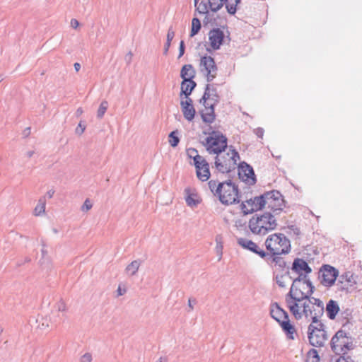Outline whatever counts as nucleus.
Returning a JSON list of instances; mask_svg holds the SVG:
<instances>
[{
    "mask_svg": "<svg viewBox=\"0 0 362 362\" xmlns=\"http://www.w3.org/2000/svg\"><path fill=\"white\" fill-rule=\"evenodd\" d=\"M209 188L213 195L218 199L224 205L240 203V192L238 187L231 180L223 182L211 180L208 182Z\"/></svg>",
    "mask_w": 362,
    "mask_h": 362,
    "instance_id": "nucleus-1",
    "label": "nucleus"
},
{
    "mask_svg": "<svg viewBox=\"0 0 362 362\" xmlns=\"http://www.w3.org/2000/svg\"><path fill=\"white\" fill-rule=\"evenodd\" d=\"M221 97L214 84L207 83L204 88L202 97L199 99L205 110H200L199 114L204 123L211 124L216 119L215 107L220 102Z\"/></svg>",
    "mask_w": 362,
    "mask_h": 362,
    "instance_id": "nucleus-2",
    "label": "nucleus"
},
{
    "mask_svg": "<svg viewBox=\"0 0 362 362\" xmlns=\"http://www.w3.org/2000/svg\"><path fill=\"white\" fill-rule=\"evenodd\" d=\"M300 294V298L296 296V294H294L295 297H293V293L288 292L285 296L286 306L296 320H300L303 317L308 319L312 313L310 296L304 293Z\"/></svg>",
    "mask_w": 362,
    "mask_h": 362,
    "instance_id": "nucleus-3",
    "label": "nucleus"
},
{
    "mask_svg": "<svg viewBox=\"0 0 362 362\" xmlns=\"http://www.w3.org/2000/svg\"><path fill=\"white\" fill-rule=\"evenodd\" d=\"M274 216V214L270 212L254 215L249 221L250 231L255 235H264L274 230L277 226Z\"/></svg>",
    "mask_w": 362,
    "mask_h": 362,
    "instance_id": "nucleus-4",
    "label": "nucleus"
},
{
    "mask_svg": "<svg viewBox=\"0 0 362 362\" xmlns=\"http://www.w3.org/2000/svg\"><path fill=\"white\" fill-rule=\"evenodd\" d=\"M349 323H342L341 328L332 337L330 341L332 351L336 354L354 349V338L348 332Z\"/></svg>",
    "mask_w": 362,
    "mask_h": 362,
    "instance_id": "nucleus-5",
    "label": "nucleus"
},
{
    "mask_svg": "<svg viewBox=\"0 0 362 362\" xmlns=\"http://www.w3.org/2000/svg\"><path fill=\"white\" fill-rule=\"evenodd\" d=\"M267 252L274 255H288L291 250L290 240L281 233L269 235L265 240Z\"/></svg>",
    "mask_w": 362,
    "mask_h": 362,
    "instance_id": "nucleus-6",
    "label": "nucleus"
},
{
    "mask_svg": "<svg viewBox=\"0 0 362 362\" xmlns=\"http://www.w3.org/2000/svg\"><path fill=\"white\" fill-rule=\"evenodd\" d=\"M270 315L279 323L286 337L293 340L294 334L296 333L295 326L291 322L288 313L281 308L278 303L271 304Z\"/></svg>",
    "mask_w": 362,
    "mask_h": 362,
    "instance_id": "nucleus-7",
    "label": "nucleus"
},
{
    "mask_svg": "<svg viewBox=\"0 0 362 362\" xmlns=\"http://www.w3.org/2000/svg\"><path fill=\"white\" fill-rule=\"evenodd\" d=\"M259 207H264L267 204L268 208L275 215L279 214L284 207L286 206V201L284 199V196L279 191L275 189L265 192L259 195Z\"/></svg>",
    "mask_w": 362,
    "mask_h": 362,
    "instance_id": "nucleus-8",
    "label": "nucleus"
},
{
    "mask_svg": "<svg viewBox=\"0 0 362 362\" xmlns=\"http://www.w3.org/2000/svg\"><path fill=\"white\" fill-rule=\"evenodd\" d=\"M239 159L238 152L235 149H230V152L223 155H216L214 165L218 173H229L235 169L237 161Z\"/></svg>",
    "mask_w": 362,
    "mask_h": 362,
    "instance_id": "nucleus-9",
    "label": "nucleus"
},
{
    "mask_svg": "<svg viewBox=\"0 0 362 362\" xmlns=\"http://www.w3.org/2000/svg\"><path fill=\"white\" fill-rule=\"evenodd\" d=\"M308 338L311 346H323L327 340V334L324 323L319 325H309L308 327Z\"/></svg>",
    "mask_w": 362,
    "mask_h": 362,
    "instance_id": "nucleus-10",
    "label": "nucleus"
},
{
    "mask_svg": "<svg viewBox=\"0 0 362 362\" xmlns=\"http://www.w3.org/2000/svg\"><path fill=\"white\" fill-rule=\"evenodd\" d=\"M213 133L215 134L214 136H210L206 138V150L211 154L218 155L225 151L227 148V138L219 132L217 134L215 132Z\"/></svg>",
    "mask_w": 362,
    "mask_h": 362,
    "instance_id": "nucleus-11",
    "label": "nucleus"
},
{
    "mask_svg": "<svg viewBox=\"0 0 362 362\" xmlns=\"http://www.w3.org/2000/svg\"><path fill=\"white\" fill-rule=\"evenodd\" d=\"M200 71L206 75L207 82H211L216 76L218 67L214 59L208 55H204L200 59Z\"/></svg>",
    "mask_w": 362,
    "mask_h": 362,
    "instance_id": "nucleus-12",
    "label": "nucleus"
},
{
    "mask_svg": "<svg viewBox=\"0 0 362 362\" xmlns=\"http://www.w3.org/2000/svg\"><path fill=\"white\" fill-rule=\"evenodd\" d=\"M318 274L320 283L325 286L330 287L335 283L339 272L331 265L324 264L320 268Z\"/></svg>",
    "mask_w": 362,
    "mask_h": 362,
    "instance_id": "nucleus-13",
    "label": "nucleus"
},
{
    "mask_svg": "<svg viewBox=\"0 0 362 362\" xmlns=\"http://www.w3.org/2000/svg\"><path fill=\"white\" fill-rule=\"evenodd\" d=\"M238 177L249 185H254L257 182L252 167L245 161L240 163L238 165Z\"/></svg>",
    "mask_w": 362,
    "mask_h": 362,
    "instance_id": "nucleus-14",
    "label": "nucleus"
},
{
    "mask_svg": "<svg viewBox=\"0 0 362 362\" xmlns=\"http://www.w3.org/2000/svg\"><path fill=\"white\" fill-rule=\"evenodd\" d=\"M356 284V277L351 272H346L339 276L337 281L338 289L349 292L350 288Z\"/></svg>",
    "mask_w": 362,
    "mask_h": 362,
    "instance_id": "nucleus-15",
    "label": "nucleus"
},
{
    "mask_svg": "<svg viewBox=\"0 0 362 362\" xmlns=\"http://www.w3.org/2000/svg\"><path fill=\"white\" fill-rule=\"evenodd\" d=\"M225 34L220 28H213L209 33L210 45L213 50H217L223 44Z\"/></svg>",
    "mask_w": 362,
    "mask_h": 362,
    "instance_id": "nucleus-16",
    "label": "nucleus"
},
{
    "mask_svg": "<svg viewBox=\"0 0 362 362\" xmlns=\"http://www.w3.org/2000/svg\"><path fill=\"white\" fill-rule=\"evenodd\" d=\"M180 106L184 117L189 122L192 121L196 114L192 99L188 98L185 100H181Z\"/></svg>",
    "mask_w": 362,
    "mask_h": 362,
    "instance_id": "nucleus-17",
    "label": "nucleus"
},
{
    "mask_svg": "<svg viewBox=\"0 0 362 362\" xmlns=\"http://www.w3.org/2000/svg\"><path fill=\"white\" fill-rule=\"evenodd\" d=\"M291 270L296 273L305 272L310 274L312 272V269L308 263L305 259L298 257L294 259Z\"/></svg>",
    "mask_w": 362,
    "mask_h": 362,
    "instance_id": "nucleus-18",
    "label": "nucleus"
},
{
    "mask_svg": "<svg viewBox=\"0 0 362 362\" xmlns=\"http://www.w3.org/2000/svg\"><path fill=\"white\" fill-rule=\"evenodd\" d=\"M325 311L329 320H334L340 311L338 303L334 300L330 299L326 305Z\"/></svg>",
    "mask_w": 362,
    "mask_h": 362,
    "instance_id": "nucleus-19",
    "label": "nucleus"
},
{
    "mask_svg": "<svg viewBox=\"0 0 362 362\" xmlns=\"http://www.w3.org/2000/svg\"><path fill=\"white\" fill-rule=\"evenodd\" d=\"M268 255L267 258H264L267 262H270L272 264H274V266L278 267L281 270H284L287 264L285 259L281 257L282 255H274L267 253Z\"/></svg>",
    "mask_w": 362,
    "mask_h": 362,
    "instance_id": "nucleus-20",
    "label": "nucleus"
},
{
    "mask_svg": "<svg viewBox=\"0 0 362 362\" xmlns=\"http://www.w3.org/2000/svg\"><path fill=\"white\" fill-rule=\"evenodd\" d=\"M204 164L199 168V170H196V174L197 178L202 182L206 181L211 176L209 164L207 161H203Z\"/></svg>",
    "mask_w": 362,
    "mask_h": 362,
    "instance_id": "nucleus-21",
    "label": "nucleus"
},
{
    "mask_svg": "<svg viewBox=\"0 0 362 362\" xmlns=\"http://www.w3.org/2000/svg\"><path fill=\"white\" fill-rule=\"evenodd\" d=\"M298 276L293 279L292 285L290 288L288 292H291L293 293L294 291H300V284H303V282L308 279V275L309 274H306L305 272L297 273Z\"/></svg>",
    "mask_w": 362,
    "mask_h": 362,
    "instance_id": "nucleus-22",
    "label": "nucleus"
},
{
    "mask_svg": "<svg viewBox=\"0 0 362 362\" xmlns=\"http://www.w3.org/2000/svg\"><path fill=\"white\" fill-rule=\"evenodd\" d=\"M185 201L189 206H196L199 204V200L197 199V194L196 193H192L190 188L187 187L185 189Z\"/></svg>",
    "mask_w": 362,
    "mask_h": 362,
    "instance_id": "nucleus-23",
    "label": "nucleus"
},
{
    "mask_svg": "<svg viewBox=\"0 0 362 362\" xmlns=\"http://www.w3.org/2000/svg\"><path fill=\"white\" fill-rule=\"evenodd\" d=\"M195 70L192 64L184 65L180 71V77L182 78V81H187L191 76L195 77Z\"/></svg>",
    "mask_w": 362,
    "mask_h": 362,
    "instance_id": "nucleus-24",
    "label": "nucleus"
},
{
    "mask_svg": "<svg viewBox=\"0 0 362 362\" xmlns=\"http://www.w3.org/2000/svg\"><path fill=\"white\" fill-rule=\"evenodd\" d=\"M310 305L311 306L312 310H318L319 312L325 313L324 303L320 298H316L310 296Z\"/></svg>",
    "mask_w": 362,
    "mask_h": 362,
    "instance_id": "nucleus-25",
    "label": "nucleus"
},
{
    "mask_svg": "<svg viewBox=\"0 0 362 362\" xmlns=\"http://www.w3.org/2000/svg\"><path fill=\"white\" fill-rule=\"evenodd\" d=\"M45 205H46V198L45 197H41L39 200L37 206L34 209V214L35 216H40L43 214L45 211Z\"/></svg>",
    "mask_w": 362,
    "mask_h": 362,
    "instance_id": "nucleus-26",
    "label": "nucleus"
},
{
    "mask_svg": "<svg viewBox=\"0 0 362 362\" xmlns=\"http://www.w3.org/2000/svg\"><path fill=\"white\" fill-rule=\"evenodd\" d=\"M226 3V0H208L209 8L213 12H216L220 10Z\"/></svg>",
    "mask_w": 362,
    "mask_h": 362,
    "instance_id": "nucleus-27",
    "label": "nucleus"
},
{
    "mask_svg": "<svg viewBox=\"0 0 362 362\" xmlns=\"http://www.w3.org/2000/svg\"><path fill=\"white\" fill-rule=\"evenodd\" d=\"M324 313L322 311L320 313L318 310H312V313L309 315L308 318V320H311V323L310 325H319L320 323H322L320 319L323 315Z\"/></svg>",
    "mask_w": 362,
    "mask_h": 362,
    "instance_id": "nucleus-28",
    "label": "nucleus"
},
{
    "mask_svg": "<svg viewBox=\"0 0 362 362\" xmlns=\"http://www.w3.org/2000/svg\"><path fill=\"white\" fill-rule=\"evenodd\" d=\"M240 0H226V8L230 15H234L237 11V6Z\"/></svg>",
    "mask_w": 362,
    "mask_h": 362,
    "instance_id": "nucleus-29",
    "label": "nucleus"
},
{
    "mask_svg": "<svg viewBox=\"0 0 362 362\" xmlns=\"http://www.w3.org/2000/svg\"><path fill=\"white\" fill-rule=\"evenodd\" d=\"M259 196H256L254 198H250L245 201L249 206H250L251 209H254L255 211H257L262 210L264 207H259Z\"/></svg>",
    "mask_w": 362,
    "mask_h": 362,
    "instance_id": "nucleus-30",
    "label": "nucleus"
},
{
    "mask_svg": "<svg viewBox=\"0 0 362 362\" xmlns=\"http://www.w3.org/2000/svg\"><path fill=\"white\" fill-rule=\"evenodd\" d=\"M254 254L258 255L262 259H264V258H267L268 254L267 251L264 250L262 248L259 247V245L257 243H254L252 246V248L249 250Z\"/></svg>",
    "mask_w": 362,
    "mask_h": 362,
    "instance_id": "nucleus-31",
    "label": "nucleus"
},
{
    "mask_svg": "<svg viewBox=\"0 0 362 362\" xmlns=\"http://www.w3.org/2000/svg\"><path fill=\"white\" fill-rule=\"evenodd\" d=\"M202 28L201 22L199 18H194L192 21V28L190 32V37H194L199 32Z\"/></svg>",
    "mask_w": 362,
    "mask_h": 362,
    "instance_id": "nucleus-32",
    "label": "nucleus"
},
{
    "mask_svg": "<svg viewBox=\"0 0 362 362\" xmlns=\"http://www.w3.org/2000/svg\"><path fill=\"white\" fill-rule=\"evenodd\" d=\"M141 264L139 259L132 261L129 264L127 265L126 270L129 272L132 276H134L137 272Z\"/></svg>",
    "mask_w": 362,
    "mask_h": 362,
    "instance_id": "nucleus-33",
    "label": "nucleus"
},
{
    "mask_svg": "<svg viewBox=\"0 0 362 362\" xmlns=\"http://www.w3.org/2000/svg\"><path fill=\"white\" fill-rule=\"evenodd\" d=\"M178 130L171 132L168 136V141L170 146L173 148L177 146L180 142V138L178 136Z\"/></svg>",
    "mask_w": 362,
    "mask_h": 362,
    "instance_id": "nucleus-34",
    "label": "nucleus"
},
{
    "mask_svg": "<svg viewBox=\"0 0 362 362\" xmlns=\"http://www.w3.org/2000/svg\"><path fill=\"white\" fill-rule=\"evenodd\" d=\"M306 362H320V356L315 349H311L307 354Z\"/></svg>",
    "mask_w": 362,
    "mask_h": 362,
    "instance_id": "nucleus-35",
    "label": "nucleus"
},
{
    "mask_svg": "<svg viewBox=\"0 0 362 362\" xmlns=\"http://www.w3.org/2000/svg\"><path fill=\"white\" fill-rule=\"evenodd\" d=\"M237 242L240 246L247 250H250V248H252L253 244L255 243V242H253L252 240L243 238H238Z\"/></svg>",
    "mask_w": 362,
    "mask_h": 362,
    "instance_id": "nucleus-36",
    "label": "nucleus"
},
{
    "mask_svg": "<svg viewBox=\"0 0 362 362\" xmlns=\"http://www.w3.org/2000/svg\"><path fill=\"white\" fill-rule=\"evenodd\" d=\"M180 88V96L184 95L186 99L190 98L189 95L192 94V91L189 90V85L187 83V81H182Z\"/></svg>",
    "mask_w": 362,
    "mask_h": 362,
    "instance_id": "nucleus-37",
    "label": "nucleus"
},
{
    "mask_svg": "<svg viewBox=\"0 0 362 362\" xmlns=\"http://www.w3.org/2000/svg\"><path fill=\"white\" fill-rule=\"evenodd\" d=\"M108 107V103L106 100H103L101 102L99 108L97 112V117L99 119H101L103 117L105 112L107 111Z\"/></svg>",
    "mask_w": 362,
    "mask_h": 362,
    "instance_id": "nucleus-38",
    "label": "nucleus"
},
{
    "mask_svg": "<svg viewBox=\"0 0 362 362\" xmlns=\"http://www.w3.org/2000/svg\"><path fill=\"white\" fill-rule=\"evenodd\" d=\"M353 310L350 308H346L341 313V315L344 320H346L344 323H349V327L352 325L350 320L352 319Z\"/></svg>",
    "mask_w": 362,
    "mask_h": 362,
    "instance_id": "nucleus-39",
    "label": "nucleus"
},
{
    "mask_svg": "<svg viewBox=\"0 0 362 362\" xmlns=\"http://www.w3.org/2000/svg\"><path fill=\"white\" fill-rule=\"evenodd\" d=\"M303 284L305 285V288H307L306 291L304 294L312 296L315 290V286H313L311 281L308 278L304 282Z\"/></svg>",
    "mask_w": 362,
    "mask_h": 362,
    "instance_id": "nucleus-40",
    "label": "nucleus"
},
{
    "mask_svg": "<svg viewBox=\"0 0 362 362\" xmlns=\"http://www.w3.org/2000/svg\"><path fill=\"white\" fill-rule=\"evenodd\" d=\"M340 356L336 361V362H355V361L352 358L351 356L349 355L348 351L342 352L339 354Z\"/></svg>",
    "mask_w": 362,
    "mask_h": 362,
    "instance_id": "nucleus-41",
    "label": "nucleus"
},
{
    "mask_svg": "<svg viewBox=\"0 0 362 362\" xmlns=\"http://www.w3.org/2000/svg\"><path fill=\"white\" fill-rule=\"evenodd\" d=\"M209 4L204 1H201L198 5L197 4V10L201 14L209 13Z\"/></svg>",
    "mask_w": 362,
    "mask_h": 362,
    "instance_id": "nucleus-42",
    "label": "nucleus"
},
{
    "mask_svg": "<svg viewBox=\"0 0 362 362\" xmlns=\"http://www.w3.org/2000/svg\"><path fill=\"white\" fill-rule=\"evenodd\" d=\"M195 158L193 159L194 160V165L196 168V170H199V168L202 166V164H204L203 161H206L205 158H204L202 156H199V154H196Z\"/></svg>",
    "mask_w": 362,
    "mask_h": 362,
    "instance_id": "nucleus-43",
    "label": "nucleus"
},
{
    "mask_svg": "<svg viewBox=\"0 0 362 362\" xmlns=\"http://www.w3.org/2000/svg\"><path fill=\"white\" fill-rule=\"evenodd\" d=\"M246 203L245 202H243L241 204H240V209L242 210V212L244 215H247V214H252L254 212V209H247L246 207V205L245 204Z\"/></svg>",
    "mask_w": 362,
    "mask_h": 362,
    "instance_id": "nucleus-44",
    "label": "nucleus"
},
{
    "mask_svg": "<svg viewBox=\"0 0 362 362\" xmlns=\"http://www.w3.org/2000/svg\"><path fill=\"white\" fill-rule=\"evenodd\" d=\"M93 205L90 201L88 199H86L81 206V210L83 211H88L92 208Z\"/></svg>",
    "mask_w": 362,
    "mask_h": 362,
    "instance_id": "nucleus-45",
    "label": "nucleus"
},
{
    "mask_svg": "<svg viewBox=\"0 0 362 362\" xmlns=\"http://www.w3.org/2000/svg\"><path fill=\"white\" fill-rule=\"evenodd\" d=\"M194 78V77H193V76H191L189 78H187V83L189 85V90L190 91H193L197 86V83L193 80Z\"/></svg>",
    "mask_w": 362,
    "mask_h": 362,
    "instance_id": "nucleus-46",
    "label": "nucleus"
},
{
    "mask_svg": "<svg viewBox=\"0 0 362 362\" xmlns=\"http://www.w3.org/2000/svg\"><path fill=\"white\" fill-rule=\"evenodd\" d=\"M187 156L189 158L194 159L195 158L196 154H199L197 149L194 148H189L187 150Z\"/></svg>",
    "mask_w": 362,
    "mask_h": 362,
    "instance_id": "nucleus-47",
    "label": "nucleus"
},
{
    "mask_svg": "<svg viewBox=\"0 0 362 362\" xmlns=\"http://www.w3.org/2000/svg\"><path fill=\"white\" fill-rule=\"evenodd\" d=\"M81 362H91L92 355L90 353H86L81 357Z\"/></svg>",
    "mask_w": 362,
    "mask_h": 362,
    "instance_id": "nucleus-48",
    "label": "nucleus"
},
{
    "mask_svg": "<svg viewBox=\"0 0 362 362\" xmlns=\"http://www.w3.org/2000/svg\"><path fill=\"white\" fill-rule=\"evenodd\" d=\"M56 308L58 312H64L66 310V305L62 300H60L57 303Z\"/></svg>",
    "mask_w": 362,
    "mask_h": 362,
    "instance_id": "nucleus-49",
    "label": "nucleus"
},
{
    "mask_svg": "<svg viewBox=\"0 0 362 362\" xmlns=\"http://www.w3.org/2000/svg\"><path fill=\"white\" fill-rule=\"evenodd\" d=\"M185 51V42L183 40H181L180 42V46H179V55H178V58L182 57L184 55Z\"/></svg>",
    "mask_w": 362,
    "mask_h": 362,
    "instance_id": "nucleus-50",
    "label": "nucleus"
},
{
    "mask_svg": "<svg viewBox=\"0 0 362 362\" xmlns=\"http://www.w3.org/2000/svg\"><path fill=\"white\" fill-rule=\"evenodd\" d=\"M85 129H86V125L83 124L82 122H79V124H78V127L76 129V134L81 135L84 132Z\"/></svg>",
    "mask_w": 362,
    "mask_h": 362,
    "instance_id": "nucleus-51",
    "label": "nucleus"
},
{
    "mask_svg": "<svg viewBox=\"0 0 362 362\" xmlns=\"http://www.w3.org/2000/svg\"><path fill=\"white\" fill-rule=\"evenodd\" d=\"M174 37H175V32L171 28H170L168 31V33H167L166 42L171 43V41L173 40Z\"/></svg>",
    "mask_w": 362,
    "mask_h": 362,
    "instance_id": "nucleus-52",
    "label": "nucleus"
},
{
    "mask_svg": "<svg viewBox=\"0 0 362 362\" xmlns=\"http://www.w3.org/2000/svg\"><path fill=\"white\" fill-rule=\"evenodd\" d=\"M306 289H307V288H305V285L303 284H301L299 293H298V290L294 291V292L293 293V297H295L294 294H296V295H298L297 296L300 298V294H299V293H305V292L306 291H305Z\"/></svg>",
    "mask_w": 362,
    "mask_h": 362,
    "instance_id": "nucleus-53",
    "label": "nucleus"
},
{
    "mask_svg": "<svg viewBox=\"0 0 362 362\" xmlns=\"http://www.w3.org/2000/svg\"><path fill=\"white\" fill-rule=\"evenodd\" d=\"M216 243H217L216 247V250L217 253L220 255V257H219V259H220L221 258V256H222L223 245H222V243L221 242L218 241V238H216Z\"/></svg>",
    "mask_w": 362,
    "mask_h": 362,
    "instance_id": "nucleus-54",
    "label": "nucleus"
},
{
    "mask_svg": "<svg viewBox=\"0 0 362 362\" xmlns=\"http://www.w3.org/2000/svg\"><path fill=\"white\" fill-rule=\"evenodd\" d=\"M288 228L293 231V234L296 236H298L300 234V229L296 227L295 225H291L288 226Z\"/></svg>",
    "mask_w": 362,
    "mask_h": 362,
    "instance_id": "nucleus-55",
    "label": "nucleus"
},
{
    "mask_svg": "<svg viewBox=\"0 0 362 362\" xmlns=\"http://www.w3.org/2000/svg\"><path fill=\"white\" fill-rule=\"evenodd\" d=\"M283 278H284V275L276 276V282L278 284V286L279 287H281V288H284L285 287L284 282L282 280Z\"/></svg>",
    "mask_w": 362,
    "mask_h": 362,
    "instance_id": "nucleus-56",
    "label": "nucleus"
},
{
    "mask_svg": "<svg viewBox=\"0 0 362 362\" xmlns=\"http://www.w3.org/2000/svg\"><path fill=\"white\" fill-rule=\"evenodd\" d=\"M31 260V259L28 257H25L24 258L23 260H18L16 262V266L18 267H21L22 266L23 264H25V262H30Z\"/></svg>",
    "mask_w": 362,
    "mask_h": 362,
    "instance_id": "nucleus-57",
    "label": "nucleus"
},
{
    "mask_svg": "<svg viewBox=\"0 0 362 362\" xmlns=\"http://www.w3.org/2000/svg\"><path fill=\"white\" fill-rule=\"evenodd\" d=\"M255 134L258 137L262 138L264 134V129L261 127H258L255 129Z\"/></svg>",
    "mask_w": 362,
    "mask_h": 362,
    "instance_id": "nucleus-58",
    "label": "nucleus"
},
{
    "mask_svg": "<svg viewBox=\"0 0 362 362\" xmlns=\"http://www.w3.org/2000/svg\"><path fill=\"white\" fill-rule=\"evenodd\" d=\"M78 25H79V23H78V21L76 19H75V18L71 19V26L73 28L76 29Z\"/></svg>",
    "mask_w": 362,
    "mask_h": 362,
    "instance_id": "nucleus-59",
    "label": "nucleus"
},
{
    "mask_svg": "<svg viewBox=\"0 0 362 362\" xmlns=\"http://www.w3.org/2000/svg\"><path fill=\"white\" fill-rule=\"evenodd\" d=\"M170 44H171V43H170V42H166L165 43V45H164V50H163V54H164L165 55H166V54H168V50H169V48H170Z\"/></svg>",
    "mask_w": 362,
    "mask_h": 362,
    "instance_id": "nucleus-60",
    "label": "nucleus"
},
{
    "mask_svg": "<svg viewBox=\"0 0 362 362\" xmlns=\"http://www.w3.org/2000/svg\"><path fill=\"white\" fill-rule=\"evenodd\" d=\"M30 134V127L25 128L23 132V137L26 138Z\"/></svg>",
    "mask_w": 362,
    "mask_h": 362,
    "instance_id": "nucleus-61",
    "label": "nucleus"
},
{
    "mask_svg": "<svg viewBox=\"0 0 362 362\" xmlns=\"http://www.w3.org/2000/svg\"><path fill=\"white\" fill-rule=\"evenodd\" d=\"M192 303H196V300L195 299H189L188 300V306L190 308L191 310L193 309V305H192Z\"/></svg>",
    "mask_w": 362,
    "mask_h": 362,
    "instance_id": "nucleus-62",
    "label": "nucleus"
},
{
    "mask_svg": "<svg viewBox=\"0 0 362 362\" xmlns=\"http://www.w3.org/2000/svg\"><path fill=\"white\" fill-rule=\"evenodd\" d=\"M54 194V189H50L47 192V196L48 198H52L53 197Z\"/></svg>",
    "mask_w": 362,
    "mask_h": 362,
    "instance_id": "nucleus-63",
    "label": "nucleus"
},
{
    "mask_svg": "<svg viewBox=\"0 0 362 362\" xmlns=\"http://www.w3.org/2000/svg\"><path fill=\"white\" fill-rule=\"evenodd\" d=\"M132 54L131 52H129L127 56H126V60L127 61L128 63L130 62L131 59H132Z\"/></svg>",
    "mask_w": 362,
    "mask_h": 362,
    "instance_id": "nucleus-64",
    "label": "nucleus"
}]
</instances>
